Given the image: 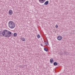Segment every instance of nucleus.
<instances>
[{"mask_svg": "<svg viewBox=\"0 0 75 75\" xmlns=\"http://www.w3.org/2000/svg\"><path fill=\"white\" fill-rule=\"evenodd\" d=\"M2 35L4 37H10L11 35V33L10 31L6 30L3 31Z\"/></svg>", "mask_w": 75, "mask_h": 75, "instance_id": "obj_1", "label": "nucleus"}, {"mask_svg": "<svg viewBox=\"0 0 75 75\" xmlns=\"http://www.w3.org/2000/svg\"><path fill=\"white\" fill-rule=\"evenodd\" d=\"M8 26L10 28L13 29L15 28L16 27V25H15V23H14L13 21H9L8 23Z\"/></svg>", "mask_w": 75, "mask_h": 75, "instance_id": "obj_2", "label": "nucleus"}, {"mask_svg": "<svg viewBox=\"0 0 75 75\" xmlns=\"http://www.w3.org/2000/svg\"><path fill=\"white\" fill-rule=\"evenodd\" d=\"M8 14L9 15L11 16L13 14V11L11 10H9L8 11Z\"/></svg>", "mask_w": 75, "mask_h": 75, "instance_id": "obj_3", "label": "nucleus"}, {"mask_svg": "<svg viewBox=\"0 0 75 75\" xmlns=\"http://www.w3.org/2000/svg\"><path fill=\"white\" fill-rule=\"evenodd\" d=\"M62 37L61 36H59L57 37V39L58 40H62Z\"/></svg>", "mask_w": 75, "mask_h": 75, "instance_id": "obj_4", "label": "nucleus"}, {"mask_svg": "<svg viewBox=\"0 0 75 75\" xmlns=\"http://www.w3.org/2000/svg\"><path fill=\"white\" fill-rule=\"evenodd\" d=\"M39 1L41 3H44L45 0H39Z\"/></svg>", "mask_w": 75, "mask_h": 75, "instance_id": "obj_5", "label": "nucleus"}, {"mask_svg": "<svg viewBox=\"0 0 75 75\" xmlns=\"http://www.w3.org/2000/svg\"><path fill=\"white\" fill-rule=\"evenodd\" d=\"M50 62L51 64H53V63H54V60H53V59H50Z\"/></svg>", "mask_w": 75, "mask_h": 75, "instance_id": "obj_6", "label": "nucleus"}, {"mask_svg": "<svg viewBox=\"0 0 75 75\" xmlns=\"http://www.w3.org/2000/svg\"><path fill=\"white\" fill-rule=\"evenodd\" d=\"M21 40H22L23 41H25V39L24 38H21Z\"/></svg>", "mask_w": 75, "mask_h": 75, "instance_id": "obj_7", "label": "nucleus"}, {"mask_svg": "<svg viewBox=\"0 0 75 75\" xmlns=\"http://www.w3.org/2000/svg\"><path fill=\"white\" fill-rule=\"evenodd\" d=\"M64 55H68V53L67 52L64 51Z\"/></svg>", "mask_w": 75, "mask_h": 75, "instance_id": "obj_8", "label": "nucleus"}, {"mask_svg": "<svg viewBox=\"0 0 75 75\" xmlns=\"http://www.w3.org/2000/svg\"><path fill=\"white\" fill-rule=\"evenodd\" d=\"M54 65L56 66L58 65V63L57 62H54L53 63Z\"/></svg>", "mask_w": 75, "mask_h": 75, "instance_id": "obj_9", "label": "nucleus"}, {"mask_svg": "<svg viewBox=\"0 0 75 75\" xmlns=\"http://www.w3.org/2000/svg\"><path fill=\"white\" fill-rule=\"evenodd\" d=\"M37 37H38V38H40V35H37Z\"/></svg>", "mask_w": 75, "mask_h": 75, "instance_id": "obj_10", "label": "nucleus"}, {"mask_svg": "<svg viewBox=\"0 0 75 75\" xmlns=\"http://www.w3.org/2000/svg\"><path fill=\"white\" fill-rule=\"evenodd\" d=\"M17 33H15L14 34V35L15 37H16V36H17Z\"/></svg>", "mask_w": 75, "mask_h": 75, "instance_id": "obj_11", "label": "nucleus"}, {"mask_svg": "<svg viewBox=\"0 0 75 75\" xmlns=\"http://www.w3.org/2000/svg\"><path fill=\"white\" fill-rule=\"evenodd\" d=\"M44 50L45 51H47V48H44Z\"/></svg>", "mask_w": 75, "mask_h": 75, "instance_id": "obj_12", "label": "nucleus"}, {"mask_svg": "<svg viewBox=\"0 0 75 75\" xmlns=\"http://www.w3.org/2000/svg\"><path fill=\"white\" fill-rule=\"evenodd\" d=\"M44 4L45 5H47V1L45 2V3Z\"/></svg>", "mask_w": 75, "mask_h": 75, "instance_id": "obj_13", "label": "nucleus"}, {"mask_svg": "<svg viewBox=\"0 0 75 75\" xmlns=\"http://www.w3.org/2000/svg\"><path fill=\"white\" fill-rule=\"evenodd\" d=\"M55 27L56 28H58V25H56L55 26Z\"/></svg>", "mask_w": 75, "mask_h": 75, "instance_id": "obj_14", "label": "nucleus"}, {"mask_svg": "<svg viewBox=\"0 0 75 75\" xmlns=\"http://www.w3.org/2000/svg\"><path fill=\"white\" fill-rule=\"evenodd\" d=\"M40 45H41V46H42V47H43V45H42V44H40Z\"/></svg>", "mask_w": 75, "mask_h": 75, "instance_id": "obj_15", "label": "nucleus"}, {"mask_svg": "<svg viewBox=\"0 0 75 75\" xmlns=\"http://www.w3.org/2000/svg\"><path fill=\"white\" fill-rule=\"evenodd\" d=\"M48 4V1H47V4Z\"/></svg>", "mask_w": 75, "mask_h": 75, "instance_id": "obj_16", "label": "nucleus"}, {"mask_svg": "<svg viewBox=\"0 0 75 75\" xmlns=\"http://www.w3.org/2000/svg\"><path fill=\"white\" fill-rule=\"evenodd\" d=\"M45 45H47V44H46L45 43Z\"/></svg>", "mask_w": 75, "mask_h": 75, "instance_id": "obj_17", "label": "nucleus"}, {"mask_svg": "<svg viewBox=\"0 0 75 75\" xmlns=\"http://www.w3.org/2000/svg\"><path fill=\"white\" fill-rule=\"evenodd\" d=\"M22 68H24V66H22Z\"/></svg>", "mask_w": 75, "mask_h": 75, "instance_id": "obj_18", "label": "nucleus"}, {"mask_svg": "<svg viewBox=\"0 0 75 75\" xmlns=\"http://www.w3.org/2000/svg\"><path fill=\"white\" fill-rule=\"evenodd\" d=\"M47 44L48 45V41L47 42Z\"/></svg>", "mask_w": 75, "mask_h": 75, "instance_id": "obj_19", "label": "nucleus"}, {"mask_svg": "<svg viewBox=\"0 0 75 75\" xmlns=\"http://www.w3.org/2000/svg\"><path fill=\"white\" fill-rule=\"evenodd\" d=\"M48 51V50L47 49V51Z\"/></svg>", "mask_w": 75, "mask_h": 75, "instance_id": "obj_20", "label": "nucleus"}]
</instances>
